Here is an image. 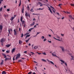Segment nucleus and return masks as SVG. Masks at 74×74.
Segmentation results:
<instances>
[{
	"label": "nucleus",
	"mask_w": 74,
	"mask_h": 74,
	"mask_svg": "<svg viewBox=\"0 0 74 74\" xmlns=\"http://www.w3.org/2000/svg\"><path fill=\"white\" fill-rule=\"evenodd\" d=\"M0 41L1 42V45L2 46H3V44H4V43H3V42H5V39H4V38L1 39Z\"/></svg>",
	"instance_id": "1"
},
{
	"label": "nucleus",
	"mask_w": 74,
	"mask_h": 74,
	"mask_svg": "<svg viewBox=\"0 0 74 74\" xmlns=\"http://www.w3.org/2000/svg\"><path fill=\"white\" fill-rule=\"evenodd\" d=\"M21 56V54L19 53H18L16 55V60L17 59H18V58H19Z\"/></svg>",
	"instance_id": "2"
},
{
	"label": "nucleus",
	"mask_w": 74,
	"mask_h": 74,
	"mask_svg": "<svg viewBox=\"0 0 74 74\" xmlns=\"http://www.w3.org/2000/svg\"><path fill=\"white\" fill-rule=\"evenodd\" d=\"M50 8H51V10L53 11V12L54 14H55V11H56V10L53 7H52V6H50Z\"/></svg>",
	"instance_id": "3"
},
{
	"label": "nucleus",
	"mask_w": 74,
	"mask_h": 74,
	"mask_svg": "<svg viewBox=\"0 0 74 74\" xmlns=\"http://www.w3.org/2000/svg\"><path fill=\"white\" fill-rule=\"evenodd\" d=\"M8 32L9 34H11V33L12 32V29H8Z\"/></svg>",
	"instance_id": "4"
},
{
	"label": "nucleus",
	"mask_w": 74,
	"mask_h": 74,
	"mask_svg": "<svg viewBox=\"0 0 74 74\" xmlns=\"http://www.w3.org/2000/svg\"><path fill=\"white\" fill-rule=\"evenodd\" d=\"M47 61L48 62H49V63H51V64H53V65H54V63H53V62H52V61H50L48 59H47Z\"/></svg>",
	"instance_id": "5"
},
{
	"label": "nucleus",
	"mask_w": 74,
	"mask_h": 74,
	"mask_svg": "<svg viewBox=\"0 0 74 74\" xmlns=\"http://www.w3.org/2000/svg\"><path fill=\"white\" fill-rule=\"evenodd\" d=\"M14 35H16L17 34V32H18V31L16 30L15 29L14 30Z\"/></svg>",
	"instance_id": "6"
},
{
	"label": "nucleus",
	"mask_w": 74,
	"mask_h": 74,
	"mask_svg": "<svg viewBox=\"0 0 74 74\" xmlns=\"http://www.w3.org/2000/svg\"><path fill=\"white\" fill-rule=\"evenodd\" d=\"M22 24L24 27H26V25L25 24V21H23Z\"/></svg>",
	"instance_id": "7"
},
{
	"label": "nucleus",
	"mask_w": 74,
	"mask_h": 74,
	"mask_svg": "<svg viewBox=\"0 0 74 74\" xmlns=\"http://www.w3.org/2000/svg\"><path fill=\"white\" fill-rule=\"evenodd\" d=\"M60 48L62 49V51L64 52V47L62 46H60Z\"/></svg>",
	"instance_id": "8"
},
{
	"label": "nucleus",
	"mask_w": 74,
	"mask_h": 74,
	"mask_svg": "<svg viewBox=\"0 0 74 74\" xmlns=\"http://www.w3.org/2000/svg\"><path fill=\"white\" fill-rule=\"evenodd\" d=\"M48 8H49L48 10L50 11V12H51V14H53V12L52 11V10H51V8H49V6H48Z\"/></svg>",
	"instance_id": "9"
},
{
	"label": "nucleus",
	"mask_w": 74,
	"mask_h": 74,
	"mask_svg": "<svg viewBox=\"0 0 74 74\" xmlns=\"http://www.w3.org/2000/svg\"><path fill=\"white\" fill-rule=\"evenodd\" d=\"M15 51V48L13 49H12V53H14V52Z\"/></svg>",
	"instance_id": "10"
},
{
	"label": "nucleus",
	"mask_w": 74,
	"mask_h": 74,
	"mask_svg": "<svg viewBox=\"0 0 74 74\" xmlns=\"http://www.w3.org/2000/svg\"><path fill=\"white\" fill-rule=\"evenodd\" d=\"M60 62H62L61 63V64H63V63H64V61H63V60H60Z\"/></svg>",
	"instance_id": "11"
},
{
	"label": "nucleus",
	"mask_w": 74,
	"mask_h": 74,
	"mask_svg": "<svg viewBox=\"0 0 74 74\" xmlns=\"http://www.w3.org/2000/svg\"><path fill=\"white\" fill-rule=\"evenodd\" d=\"M35 23V22H33V23H32L30 25V26H33L34 25Z\"/></svg>",
	"instance_id": "12"
},
{
	"label": "nucleus",
	"mask_w": 74,
	"mask_h": 74,
	"mask_svg": "<svg viewBox=\"0 0 74 74\" xmlns=\"http://www.w3.org/2000/svg\"><path fill=\"white\" fill-rule=\"evenodd\" d=\"M38 4H40V7H42V5H45V4H42V3H40V2H38Z\"/></svg>",
	"instance_id": "13"
},
{
	"label": "nucleus",
	"mask_w": 74,
	"mask_h": 74,
	"mask_svg": "<svg viewBox=\"0 0 74 74\" xmlns=\"http://www.w3.org/2000/svg\"><path fill=\"white\" fill-rule=\"evenodd\" d=\"M5 46L7 48H8V47H10L11 46V45L8 44V45H6Z\"/></svg>",
	"instance_id": "14"
},
{
	"label": "nucleus",
	"mask_w": 74,
	"mask_h": 74,
	"mask_svg": "<svg viewBox=\"0 0 74 74\" xmlns=\"http://www.w3.org/2000/svg\"><path fill=\"white\" fill-rule=\"evenodd\" d=\"M38 48V46H35L34 47V49H37Z\"/></svg>",
	"instance_id": "15"
},
{
	"label": "nucleus",
	"mask_w": 74,
	"mask_h": 74,
	"mask_svg": "<svg viewBox=\"0 0 74 74\" xmlns=\"http://www.w3.org/2000/svg\"><path fill=\"white\" fill-rule=\"evenodd\" d=\"M53 38H54V39H55V40H58V41H62V40H60V39H56L54 37H53Z\"/></svg>",
	"instance_id": "16"
},
{
	"label": "nucleus",
	"mask_w": 74,
	"mask_h": 74,
	"mask_svg": "<svg viewBox=\"0 0 74 74\" xmlns=\"http://www.w3.org/2000/svg\"><path fill=\"white\" fill-rule=\"evenodd\" d=\"M63 12H64V13H65V14H70V12H69L67 11L65 12L64 11H63Z\"/></svg>",
	"instance_id": "17"
},
{
	"label": "nucleus",
	"mask_w": 74,
	"mask_h": 74,
	"mask_svg": "<svg viewBox=\"0 0 74 74\" xmlns=\"http://www.w3.org/2000/svg\"><path fill=\"white\" fill-rule=\"evenodd\" d=\"M65 71L66 73H69V71H70V70H69L68 69H65Z\"/></svg>",
	"instance_id": "18"
},
{
	"label": "nucleus",
	"mask_w": 74,
	"mask_h": 74,
	"mask_svg": "<svg viewBox=\"0 0 74 74\" xmlns=\"http://www.w3.org/2000/svg\"><path fill=\"white\" fill-rule=\"evenodd\" d=\"M18 42L19 44H22V41L20 40H19Z\"/></svg>",
	"instance_id": "19"
},
{
	"label": "nucleus",
	"mask_w": 74,
	"mask_h": 74,
	"mask_svg": "<svg viewBox=\"0 0 74 74\" xmlns=\"http://www.w3.org/2000/svg\"><path fill=\"white\" fill-rule=\"evenodd\" d=\"M3 29V26L2 25H0V30H2Z\"/></svg>",
	"instance_id": "20"
},
{
	"label": "nucleus",
	"mask_w": 74,
	"mask_h": 74,
	"mask_svg": "<svg viewBox=\"0 0 74 74\" xmlns=\"http://www.w3.org/2000/svg\"><path fill=\"white\" fill-rule=\"evenodd\" d=\"M40 32H37L35 36H34L33 37H36L37 36V35H38V34H40Z\"/></svg>",
	"instance_id": "21"
},
{
	"label": "nucleus",
	"mask_w": 74,
	"mask_h": 74,
	"mask_svg": "<svg viewBox=\"0 0 74 74\" xmlns=\"http://www.w3.org/2000/svg\"><path fill=\"white\" fill-rule=\"evenodd\" d=\"M33 29H34V28H30L29 30V32H31V30H33Z\"/></svg>",
	"instance_id": "22"
},
{
	"label": "nucleus",
	"mask_w": 74,
	"mask_h": 74,
	"mask_svg": "<svg viewBox=\"0 0 74 74\" xmlns=\"http://www.w3.org/2000/svg\"><path fill=\"white\" fill-rule=\"evenodd\" d=\"M25 16H26V17H27V16H28V14L26 12H25Z\"/></svg>",
	"instance_id": "23"
},
{
	"label": "nucleus",
	"mask_w": 74,
	"mask_h": 74,
	"mask_svg": "<svg viewBox=\"0 0 74 74\" xmlns=\"http://www.w3.org/2000/svg\"><path fill=\"white\" fill-rule=\"evenodd\" d=\"M51 54L53 56H56V54H53V53H51Z\"/></svg>",
	"instance_id": "24"
},
{
	"label": "nucleus",
	"mask_w": 74,
	"mask_h": 74,
	"mask_svg": "<svg viewBox=\"0 0 74 74\" xmlns=\"http://www.w3.org/2000/svg\"><path fill=\"white\" fill-rule=\"evenodd\" d=\"M56 37L57 38H58V40H59V39H60V37H59V36H58V35H57L56 36Z\"/></svg>",
	"instance_id": "25"
},
{
	"label": "nucleus",
	"mask_w": 74,
	"mask_h": 74,
	"mask_svg": "<svg viewBox=\"0 0 74 74\" xmlns=\"http://www.w3.org/2000/svg\"><path fill=\"white\" fill-rule=\"evenodd\" d=\"M31 38H28L27 40H25V42H28V41H29V40Z\"/></svg>",
	"instance_id": "26"
},
{
	"label": "nucleus",
	"mask_w": 74,
	"mask_h": 74,
	"mask_svg": "<svg viewBox=\"0 0 74 74\" xmlns=\"http://www.w3.org/2000/svg\"><path fill=\"white\" fill-rule=\"evenodd\" d=\"M23 19V18H22V16H21V18L20 21H21V22H22H22H23V21H22Z\"/></svg>",
	"instance_id": "27"
},
{
	"label": "nucleus",
	"mask_w": 74,
	"mask_h": 74,
	"mask_svg": "<svg viewBox=\"0 0 74 74\" xmlns=\"http://www.w3.org/2000/svg\"><path fill=\"white\" fill-rule=\"evenodd\" d=\"M41 60L43 61V62H47V61H46V60H45L44 59H42Z\"/></svg>",
	"instance_id": "28"
},
{
	"label": "nucleus",
	"mask_w": 74,
	"mask_h": 74,
	"mask_svg": "<svg viewBox=\"0 0 74 74\" xmlns=\"http://www.w3.org/2000/svg\"><path fill=\"white\" fill-rule=\"evenodd\" d=\"M1 65H2L3 64V60H2V61L0 63Z\"/></svg>",
	"instance_id": "29"
},
{
	"label": "nucleus",
	"mask_w": 74,
	"mask_h": 74,
	"mask_svg": "<svg viewBox=\"0 0 74 74\" xmlns=\"http://www.w3.org/2000/svg\"><path fill=\"white\" fill-rule=\"evenodd\" d=\"M6 52L7 53H10V50H7L6 51Z\"/></svg>",
	"instance_id": "30"
},
{
	"label": "nucleus",
	"mask_w": 74,
	"mask_h": 74,
	"mask_svg": "<svg viewBox=\"0 0 74 74\" xmlns=\"http://www.w3.org/2000/svg\"><path fill=\"white\" fill-rule=\"evenodd\" d=\"M14 19V17H12L10 19L11 21H13V19Z\"/></svg>",
	"instance_id": "31"
},
{
	"label": "nucleus",
	"mask_w": 74,
	"mask_h": 74,
	"mask_svg": "<svg viewBox=\"0 0 74 74\" xmlns=\"http://www.w3.org/2000/svg\"><path fill=\"white\" fill-rule=\"evenodd\" d=\"M2 74H6V72L4 71H3L2 73Z\"/></svg>",
	"instance_id": "32"
},
{
	"label": "nucleus",
	"mask_w": 74,
	"mask_h": 74,
	"mask_svg": "<svg viewBox=\"0 0 74 74\" xmlns=\"http://www.w3.org/2000/svg\"><path fill=\"white\" fill-rule=\"evenodd\" d=\"M21 0H20V3L19 5V6H21Z\"/></svg>",
	"instance_id": "33"
},
{
	"label": "nucleus",
	"mask_w": 74,
	"mask_h": 74,
	"mask_svg": "<svg viewBox=\"0 0 74 74\" xmlns=\"http://www.w3.org/2000/svg\"><path fill=\"white\" fill-rule=\"evenodd\" d=\"M30 11H31V12H34V10L33 9H32L30 10Z\"/></svg>",
	"instance_id": "34"
},
{
	"label": "nucleus",
	"mask_w": 74,
	"mask_h": 74,
	"mask_svg": "<svg viewBox=\"0 0 74 74\" xmlns=\"http://www.w3.org/2000/svg\"><path fill=\"white\" fill-rule=\"evenodd\" d=\"M71 57L72 58L71 60H74V57H73V56H71Z\"/></svg>",
	"instance_id": "35"
},
{
	"label": "nucleus",
	"mask_w": 74,
	"mask_h": 74,
	"mask_svg": "<svg viewBox=\"0 0 74 74\" xmlns=\"http://www.w3.org/2000/svg\"><path fill=\"white\" fill-rule=\"evenodd\" d=\"M23 37V34H21V37Z\"/></svg>",
	"instance_id": "36"
},
{
	"label": "nucleus",
	"mask_w": 74,
	"mask_h": 74,
	"mask_svg": "<svg viewBox=\"0 0 74 74\" xmlns=\"http://www.w3.org/2000/svg\"><path fill=\"white\" fill-rule=\"evenodd\" d=\"M62 5V4H60L58 6H59V7H60V8H61V7L60 6V5Z\"/></svg>",
	"instance_id": "37"
},
{
	"label": "nucleus",
	"mask_w": 74,
	"mask_h": 74,
	"mask_svg": "<svg viewBox=\"0 0 74 74\" xmlns=\"http://www.w3.org/2000/svg\"><path fill=\"white\" fill-rule=\"evenodd\" d=\"M8 60V58H6L5 59V61H6V60Z\"/></svg>",
	"instance_id": "38"
},
{
	"label": "nucleus",
	"mask_w": 74,
	"mask_h": 74,
	"mask_svg": "<svg viewBox=\"0 0 74 74\" xmlns=\"http://www.w3.org/2000/svg\"><path fill=\"white\" fill-rule=\"evenodd\" d=\"M30 36V35H27L26 36V38H27V37H29V36Z\"/></svg>",
	"instance_id": "39"
},
{
	"label": "nucleus",
	"mask_w": 74,
	"mask_h": 74,
	"mask_svg": "<svg viewBox=\"0 0 74 74\" xmlns=\"http://www.w3.org/2000/svg\"><path fill=\"white\" fill-rule=\"evenodd\" d=\"M42 39H44V36H42L41 37Z\"/></svg>",
	"instance_id": "40"
},
{
	"label": "nucleus",
	"mask_w": 74,
	"mask_h": 74,
	"mask_svg": "<svg viewBox=\"0 0 74 74\" xmlns=\"http://www.w3.org/2000/svg\"><path fill=\"white\" fill-rule=\"evenodd\" d=\"M2 9H3V8H2V7H1L0 8V11H2Z\"/></svg>",
	"instance_id": "41"
},
{
	"label": "nucleus",
	"mask_w": 74,
	"mask_h": 74,
	"mask_svg": "<svg viewBox=\"0 0 74 74\" xmlns=\"http://www.w3.org/2000/svg\"><path fill=\"white\" fill-rule=\"evenodd\" d=\"M30 53H31V55H34V53H33L32 52H30Z\"/></svg>",
	"instance_id": "42"
},
{
	"label": "nucleus",
	"mask_w": 74,
	"mask_h": 74,
	"mask_svg": "<svg viewBox=\"0 0 74 74\" xmlns=\"http://www.w3.org/2000/svg\"><path fill=\"white\" fill-rule=\"evenodd\" d=\"M64 63L66 65V66H67V63H66V62H64Z\"/></svg>",
	"instance_id": "43"
},
{
	"label": "nucleus",
	"mask_w": 74,
	"mask_h": 74,
	"mask_svg": "<svg viewBox=\"0 0 74 74\" xmlns=\"http://www.w3.org/2000/svg\"><path fill=\"white\" fill-rule=\"evenodd\" d=\"M42 54H43V55H47L45 53H42Z\"/></svg>",
	"instance_id": "44"
},
{
	"label": "nucleus",
	"mask_w": 74,
	"mask_h": 74,
	"mask_svg": "<svg viewBox=\"0 0 74 74\" xmlns=\"http://www.w3.org/2000/svg\"><path fill=\"white\" fill-rule=\"evenodd\" d=\"M47 40V39L46 38H45L43 40V41H45Z\"/></svg>",
	"instance_id": "45"
},
{
	"label": "nucleus",
	"mask_w": 74,
	"mask_h": 74,
	"mask_svg": "<svg viewBox=\"0 0 74 74\" xmlns=\"http://www.w3.org/2000/svg\"><path fill=\"white\" fill-rule=\"evenodd\" d=\"M24 53H27V51H25L24 52Z\"/></svg>",
	"instance_id": "46"
},
{
	"label": "nucleus",
	"mask_w": 74,
	"mask_h": 74,
	"mask_svg": "<svg viewBox=\"0 0 74 74\" xmlns=\"http://www.w3.org/2000/svg\"><path fill=\"white\" fill-rule=\"evenodd\" d=\"M22 11H24V7H23V9L22 10Z\"/></svg>",
	"instance_id": "47"
},
{
	"label": "nucleus",
	"mask_w": 74,
	"mask_h": 74,
	"mask_svg": "<svg viewBox=\"0 0 74 74\" xmlns=\"http://www.w3.org/2000/svg\"><path fill=\"white\" fill-rule=\"evenodd\" d=\"M71 6H74V5L73 4H71Z\"/></svg>",
	"instance_id": "48"
},
{
	"label": "nucleus",
	"mask_w": 74,
	"mask_h": 74,
	"mask_svg": "<svg viewBox=\"0 0 74 74\" xmlns=\"http://www.w3.org/2000/svg\"><path fill=\"white\" fill-rule=\"evenodd\" d=\"M57 14L58 15H60V14H59V13L57 12Z\"/></svg>",
	"instance_id": "49"
},
{
	"label": "nucleus",
	"mask_w": 74,
	"mask_h": 74,
	"mask_svg": "<svg viewBox=\"0 0 74 74\" xmlns=\"http://www.w3.org/2000/svg\"><path fill=\"white\" fill-rule=\"evenodd\" d=\"M7 11H8V12L10 11V9H7Z\"/></svg>",
	"instance_id": "50"
},
{
	"label": "nucleus",
	"mask_w": 74,
	"mask_h": 74,
	"mask_svg": "<svg viewBox=\"0 0 74 74\" xmlns=\"http://www.w3.org/2000/svg\"><path fill=\"white\" fill-rule=\"evenodd\" d=\"M32 15H37V14H35L34 13H33V14H32Z\"/></svg>",
	"instance_id": "51"
},
{
	"label": "nucleus",
	"mask_w": 74,
	"mask_h": 74,
	"mask_svg": "<svg viewBox=\"0 0 74 74\" xmlns=\"http://www.w3.org/2000/svg\"><path fill=\"white\" fill-rule=\"evenodd\" d=\"M4 56H5L4 57V58H6V55H5V54H4Z\"/></svg>",
	"instance_id": "52"
},
{
	"label": "nucleus",
	"mask_w": 74,
	"mask_h": 74,
	"mask_svg": "<svg viewBox=\"0 0 74 74\" xmlns=\"http://www.w3.org/2000/svg\"><path fill=\"white\" fill-rule=\"evenodd\" d=\"M32 74V72H29L28 74Z\"/></svg>",
	"instance_id": "53"
},
{
	"label": "nucleus",
	"mask_w": 74,
	"mask_h": 74,
	"mask_svg": "<svg viewBox=\"0 0 74 74\" xmlns=\"http://www.w3.org/2000/svg\"><path fill=\"white\" fill-rule=\"evenodd\" d=\"M43 9H41L40 8H39V9H37V10H43Z\"/></svg>",
	"instance_id": "54"
},
{
	"label": "nucleus",
	"mask_w": 74,
	"mask_h": 74,
	"mask_svg": "<svg viewBox=\"0 0 74 74\" xmlns=\"http://www.w3.org/2000/svg\"><path fill=\"white\" fill-rule=\"evenodd\" d=\"M27 10L28 11H29L30 10V8H27Z\"/></svg>",
	"instance_id": "55"
},
{
	"label": "nucleus",
	"mask_w": 74,
	"mask_h": 74,
	"mask_svg": "<svg viewBox=\"0 0 74 74\" xmlns=\"http://www.w3.org/2000/svg\"><path fill=\"white\" fill-rule=\"evenodd\" d=\"M29 33H26L25 35L24 36H26V35H27V34H28Z\"/></svg>",
	"instance_id": "56"
},
{
	"label": "nucleus",
	"mask_w": 74,
	"mask_h": 74,
	"mask_svg": "<svg viewBox=\"0 0 74 74\" xmlns=\"http://www.w3.org/2000/svg\"><path fill=\"white\" fill-rule=\"evenodd\" d=\"M48 42H49L50 43H51V41H49V40H48Z\"/></svg>",
	"instance_id": "57"
},
{
	"label": "nucleus",
	"mask_w": 74,
	"mask_h": 74,
	"mask_svg": "<svg viewBox=\"0 0 74 74\" xmlns=\"http://www.w3.org/2000/svg\"><path fill=\"white\" fill-rule=\"evenodd\" d=\"M14 58H15V56H14L13 59V60H15V59Z\"/></svg>",
	"instance_id": "58"
},
{
	"label": "nucleus",
	"mask_w": 74,
	"mask_h": 74,
	"mask_svg": "<svg viewBox=\"0 0 74 74\" xmlns=\"http://www.w3.org/2000/svg\"><path fill=\"white\" fill-rule=\"evenodd\" d=\"M28 55L30 56H32V55H31V54H28Z\"/></svg>",
	"instance_id": "59"
},
{
	"label": "nucleus",
	"mask_w": 74,
	"mask_h": 74,
	"mask_svg": "<svg viewBox=\"0 0 74 74\" xmlns=\"http://www.w3.org/2000/svg\"><path fill=\"white\" fill-rule=\"evenodd\" d=\"M61 36H64V34H61Z\"/></svg>",
	"instance_id": "60"
},
{
	"label": "nucleus",
	"mask_w": 74,
	"mask_h": 74,
	"mask_svg": "<svg viewBox=\"0 0 74 74\" xmlns=\"http://www.w3.org/2000/svg\"><path fill=\"white\" fill-rule=\"evenodd\" d=\"M28 45L29 46H30V45H31V44H30V43H29L28 44Z\"/></svg>",
	"instance_id": "61"
},
{
	"label": "nucleus",
	"mask_w": 74,
	"mask_h": 74,
	"mask_svg": "<svg viewBox=\"0 0 74 74\" xmlns=\"http://www.w3.org/2000/svg\"><path fill=\"white\" fill-rule=\"evenodd\" d=\"M34 28L37 27H36V25H35L34 26Z\"/></svg>",
	"instance_id": "62"
},
{
	"label": "nucleus",
	"mask_w": 74,
	"mask_h": 74,
	"mask_svg": "<svg viewBox=\"0 0 74 74\" xmlns=\"http://www.w3.org/2000/svg\"><path fill=\"white\" fill-rule=\"evenodd\" d=\"M2 52H4L5 51L4 50H2Z\"/></svg>",
	"instance_id": "63"
},
{
	"label": "nucleus",
	"mask_w": 74,
	"mask_h": 74,
	"mask_svg": "<svg viewBox=\"0 0 74 74\" xmlns=\"http://www.w3.org/2000/svg\"><path fill=\"white\" fill-rule=\"evenodd\" d=\"M64 17H63L62 18V19H64Z\"/></svg>",
	"instance_id": "64"
}]
</instances>
